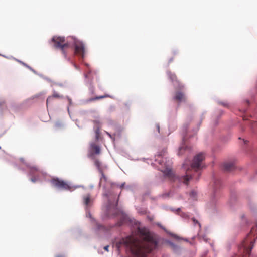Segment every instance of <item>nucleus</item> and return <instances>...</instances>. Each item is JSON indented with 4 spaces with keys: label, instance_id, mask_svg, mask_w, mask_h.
I'll return each instance as SVG.
<instances>
[{
    "label": "nucleus",
    "instance_id": "obj_12",
    "mask_svg": "<svg viewBox=\"0 0 257 257\" xmlns=\"http://www.w3.org/2000/svg\"><path fill=\"white\" fill-rule=\"evenodd\" d=\"M223 168L225 171H229L234 168V164L232 162L225 163L223 165Z\"/></svg>",
    "mask_w": 257,
    "mask_h": 257
},
{
    "label": "nucleus",
    "instance_id": "obj_18",
    "mask_svg": "<svg viewBox=\"0 0 257 257\" xmlns=\"http://www.w3.org/2000/svg\"><path fill=\"white\" fill-rule=\"evenodd\" d=\"M53 97H52L51 96H49L47 98V101H46L47 105H48L49 103H51L53 101Z\"/></svg>",
    "mask_w": 257,
    "mask_h": 257
},
{
    "label": "nucleus",
    "instance_id": "obj_34",
    "mask_svg": "<svg viewBox=\"0 0 257 257\" xmlns=\"http://www.w3.org/2000/svg\"><path fill=\"white\" fill-rule=\"evenodd\" d=\"M254 126H257V122H254Z\"/></svg>",
    "mask_w": 257,
    "mask_h": 257
},
{
    "label": "nucleus",
    "instance_id": "obj_15",
    "mask_svg": "<svg viewBox=\"0 0 257 257\" xmlns=\"http://www.w3.org/2000/svg\"><path fill=\"white\" fill-rule=\"evenodd\" d=\"M108 97H109L108 95H103V96H97L94 98H92L90 99V101H95L96 100L106 98Z\"/></svg>",
    "mask_w": 257,
    "mask_h": 257
},
{
    "label": "nucleus",
    "instance_id": "obj_30",
    "mask_svg": "<svg viewBox=\"0 0 257 257\" xmlns=\"http://www.w3.org/2000/svg\"><path fill=\"white\" fill-rule=\"evenodd\" d=\"M193 220L194 222L198 223V221L196 220L195 219H193Z\"/></svg>",
    "mask_w": 257,
    "mask_h": 257
},
{
    "label": "nucleus",
    "instance_id": "obj_16",
    "mask_svg": "<svg viewBox=\"0 0 257 257\" xmlns=\"http://www.w3.org/2000/svg\"><path fill=\"white\" fill-rule=\"evenodd\" d=\"M52 97H53V99L55 98H62V96L60 95L58 93H57L56 92H54L53 94V95L51 96Z\"/></svg>",
    "mask_w": 257,
    "mask_h": 257
},
{
    "label": "nucleus",
    "instance_id": "obj_33",
    "mask_svg": "<svg viewBox=\"0 0 257 257\" xmlns=\"http://www.w3.org/2000/svg\"><path fill=\"white\" fill-rule=\"evenodd\" d=\"M172 61H173V59L172 58L170 59V62H171Z\"/></svg>",
    "mask_w": 257,
    "mask_h": 257
},
{
    "label": "nucleus",
    "instance_id": "obj_22",
    "mask_svg": "<svg viewBox=\"0 0 257 257\" xmlns=\"http://www.w3.org/2000/svg\"><path fill=\"white\" fill-rule=\"evenodd\" d=\"M169 194H170L169 193H164V194H162V197H163V198L167 197L169 196Z\"/></svg>",
    "mask_w": 257,
    "mask_h": 257
},
{
    "label": "nucleus",
    "instance_id": "obj_13",
    "mask_svg": "<svg viewBox=\"0 0 257 257\" xmlns=\"http://www.w3.org/2000/svg\"><path fill=\"white\" fill-rule=\"evenodd\" d=\"M100 173L101 175V177H100V181L99 183V187H100L102 186H104V184L107 181V178L105 176L104 172H101ZM104 188H105V186H104Z\"/></svg>",
    "mask_w": 257,
    "mask_h": 257
},
{
    "label": "nucleus",
    "instance_id": "obj_6",
    "mask_svg": "<svg viewBox=\"0 0 257 257\" xmlns=\"http://www.w3.org/2000/svg\"><path fill=\"white\" fill-rule=\"evenodd\" d=\"M51 182L52 185L57 188L62 190L70 189V187L66 182L58 178H53Z\"/></svg>",
    "mask_w": 257,
    "mask_h": 257
},
{
    "label": "nucleus",
    "instance_id": "obj_14",
    "mask_svg": "<svg viewBox=\"0 0 257 257\" xmlns=\"http://www.w3.org/2000/svg\"><path fill=\"white\" fill-rule=\"evenodd\" d=\"M192 177L189 174L188 171H187L186 175L183 178V183L186 185L188 184V181L192 179Z\"/></svg>",
    "mask_w": 257,
    "mask_h": 257
},
{
    "label": "nucleus",
    "instance_id": "obj_1",
    "mask_svg": "<svg viewBox=\"0 0 257 257\" xmlns=\"http://www.w3.org/2000/svg\"><path fill=\"white\" fill-rule=\"evenodd\" d=\"M138 232L142 241L130 236L123 238L120 243L124 244L135 257H147L149 253L157 248L158 242L145 228H139Z\"/></svg>",
    "mask_w": 257,
    "mask_h": 257
},
{
    "label": "nucleus",
    "instance_id": "obj_32",
    "mask_svg": "<svg viewBox=\"0 0 257 257\" xmlns=\"http://www.w3.org/2000/svg\"><path fill=\"white\" fill-rule=\"evenodd\" d=\"M215 183H216L217 184H219V181H217L216 182H214Z\"/></svg>",
    "mask_w": 257,
    "mask_h": 257
},
{
    "label": "nucleus",
    "instance_id": "obj_23",
    "mask_svg": "<svg viewBox=\"0 0 257 257\" xmlns=\"http://www.w3.org/2000/svg\"><path fill=\"white\" fill-rule=\"evenodd\" d=\"M219 104L224 107H227L228 106V105L227 103H224V102H219Z\"/></svg>",
    "mask_w": 257,
    "mask_h": 257
},
{
    "label": "nucleus",
    "instance_id": "obj_27",
    "mask_svg": "<svg viewBox=\"0 0 257 257\" xmlns=\"http://www.w3.org/2000/svg\"><path fill=\"white\" fill-rule=\"evenodd\" d=\"M183 88H184V86H183V85H180V86H179V89H180V90H181V89H183Z\"/></svg>",
    "mask_w": 257,
    "mask_h": 257
},
{
    "label": "nucleus",
    "instance_id": "obj_21",
    "mask_svg": "<svg viewBox=\"0 0 257 257\" xmlns=\"http://www.w3.org/2000/svg\"><path fill=\"white\" fill-rule=\"evenodd\" d=\"M96 139H98V138H99V130L98 128H97L96 131Z\"/></svg>",
    "mask_w": 257,
    "mask_h": 257
},
{
    "label": "nucleus",
    "instance_id": "obj_7",
    "mask_svg": "<svg viewBox=\"0 0 257 257\" xmlns=\"http://www.w3.org/2000/svg\"><path fill=\"white\" fill-rule=\"evenodd\" d=\"M100 152V147L99 145L94 143H91L88 152V157L91 159H94V156L99 155Z\"/></svg>",
    "mask_w": 257,
    "mask_h": 257
},
{
    "label": "nucleus",
    "instance_id": "obj_29",
    "mask_svg": "<svg viewBox=\"0 0 257 257\" xmlns=\"http://www.w3.org/2000/svg\"><path fill=\"white\" fill-rule=\"evenodd\" d=\"M68 100L69 103H71V99L70 98H68Z\"/></svg>",
    "mask_w": 257,
    "mask_h": 257
},
{
    "label": "nucleus",
    "instance_id": "obj_28",
    "mask_svg": "<svg viewBox=\"0 0 257 257\" xmlns=\"http://www.w3.org/2000/svg\"><path fill=\"white\" fill-rule=\"evenodd\" d=\"M103 195H104V196H106V197H108V194H107V193H104V194H103Z\"/></svg>",
    "mask_w": 257,
    "mask_h": 257
},
{
    "label": "nucleus",
    "instance_id": "obj_20",
    "mask_svg": "<svg viewBox=\"0 0 257 257\" xmlns=\"http://www.w3.org/2000/svg\"><path fill=\"white\" fill-rule=\"evenodd\" d=\"M161 160H162V157H161V156H159L158 157V158H157V159H156V161H158V163H159V164H162V163L161 162Z\"/></svg>",
    "mask_w": 257,
    "mask_h": 257
},
{
    "label": "nucleus",
    "instance_id": "obj_11",
    "mask_svg": "<svg viewBox=\"0 0 257 257\" xmlns=\"http://www.w3.org/2000/svg\"><path fill=\"white\" fill-rule=\"evenodd\" d=\"M83 200L84 204L87 207H88L92 202V200L91 199L89 194L84 196L83 197Z\"/></svg>",
    "mask_w": 257,
    "mask_h": 257
},
{
    "label": "nucleus",
    "instance_id": "obj_4",
    "mask_svg": "<svg viewBox=\"0 0 257 257\" xmlns=\"http://www.w3.org/2000/svg\"><path fill=\"white\" fill-rule=\"evenodd\" d=\"M205 159V155L203 153H200L196 155L193 158L191 167L195 171L202 169L204 167L203 161Z\"/></svg>",
    "mask_w": 257,
    "mask_h": 257
},
{
    "label": "nucleus",
    "instance_id": "obj_24",
    "mask_svg": "<svg viewBox=\"0 0 257 257\" xmlns=\"http://www.w3.org/2000/svg\"><path fill=\"white\" fill-rule=\"evenodd\" d=\"M108 248H109V246L108 245H107V246H105L104 247V249L105 250L107 251H108Z\"/></svg>",
    "mask_w": 257,
    "mask_h": 257
},
{
    "label": "nucleus",
    "instance_id": "obj_3",
    "mask_svg": "<svg viewBox=\"0 0 257 257\" xmlns=\"http://www.w3.org/2000/svg\"><path fill=\"white\" fill-rule=\"evenodd\" d=\"M52 41L54 43V47L56 49H59L65 58L67 57L66 49L69 47V44L68 42H66L65 38L60 36H54L52 39Z\"/></svg>",
    "mask_w": 257,
    "mask_h": 257
},
{
    "label": "nucleus",
    "instance_id": "obj_10",
    "mask_svg": "<svg viewBox=\"0 0 257 257\" xmlns=\"http://www.w3.org/2000/svg\"><path fill=\"white\" fill-rule=\"evenodd\" d=\"M94 160V164L97 168L98 170H99V172L100 173L103 172V167L101 165V162L97 159L95 158L94 157V159H92Z\"/></svg>",
    "mask_w": 257,
    "mask_h": 257
},
{
    "label": "nucleus",
    "instance_id": "obj_17",
    "mask_svg": "<svg viewBox=\"0 0 257 257\" xmlns=\"http://www.w3.org/2000/svg\"><path fill=\"white\" fill-rule=\"evenodd\" d=\"M169 76L172 81H176L177 80L176 76L175 74L169 73Z\"/></svg>",
    "mask_w": 257,
    "mask_h": 257
},
{
    "label": "nucleus",
    "instance_id": "obj_26",
    "mask_svg": "<svg viewBox=\"0 0 257 257\" xmlns=\"http://www.w3.org/2000/svg\"><path fill=\"white\" fill-rule=\"evenodd\" d=\"M56 257H65V256L62 254H59V255H57Z\"/></svg>",
    "mask_w": 257,
    "mask_h": 257
},
{
    "label": "nucleus",
    "instance_id": "obj_35",
    "mask_svg": "<svg viewBox=\"0 0 257 257\" xmlns=\"http://www.w3.org/2000/svg\"><path fill=\"white\" fill-rule=\"evenodd\" d=\"M31 180L33 181V182H35V180L33 179V178L31 179Z\"/></svg>",
    "mask_w": 257,
    "mask_h": 257
},
{
    "label": "nucleus",
    "instance_id": "obj_37",
    "mask_svg": "<svg viewBox=\"0 0 257 257\" xmlns=\"http://www.w3.org/2000/svg\"><path fill=\"white\" fill-rule=\"evenodd\" d=\"M74 66L75 67V68H77V66L76 65H74Z\"/></svg>",
    "mask_w": 257,
    "mask_h": 257
},
{
    "label": "nucleus",
    "instance_id": "obj_19",
    "mask_svg": "<svg viewBox=\"0 0 257 257\" xmlns=\"http://www.w3.org/2000/svg\"><path fill=\"white\" fill-rule=\"evenodd\" d=\"M38 171V169L37 168L33 167L31 169V173L32 174H33L35 171L37 172Z\"/></svg>",
    "mask_w": 257,
    "mask_h": 257
},
{
    "label": "nucleus",
    "instance_id": "obj_5",
    "mask_svg": "<svg viewBox=\"0 0 257 257\" xmlns=\"http://www.w3.org/2000/svg\"><path fill=\"white\" fill-rule=\"evenodd\" d=\"M73 40V44L74 46V53L77 55L81 56L84 58L85 55V45L84 43L74 37H70Z\"/></svg>",
    "mask_w": 257,
    "mask_h": 257
},
{
    "label": "nucleus",
    "instance_id": "obj_36",
    "mask_svg": "<svg viewBox=\"0 0 257 257\" xmlns=\"http://www.w3.org/2000/svg\"><path fill=\"white\" fill-rule=\"evenodd\" d=\"M159 126L158 127V131L159 132Z\"/></svg>",
    "mask_w": 257,
    "mask_h": 257
},
{
    "label": "nucleus",
    "instance_id": "obj_25",
    "mask_svg": "<svg viewBox=\"0 0 257 257\" xmlns=\"http://www.w3.org/2000/svg\"><path fill=\"white\" fill-rule=\"evenodd\" d=\"M85 76L86 78H90V76H89V73H87L85 75Z\"/></svg>",
    "mask_w": 257,
    "mask_h": 257
},
{
    "label": "nucleus",
    "instance_id": "obj_2",
    "mask_svg": "<svg viewBox=\"0 0 257 257\" xmlns=\"http://www.w3.org/2000/svg\"><path fill=\"white\" fill-rule=\"evenodd\" d=\"M255 229L257 234V222L255 227H253L250 232L247 235L246 237L243 240L241 245L239 246V253L243 256L249 255L254 246L255 238H252V234Z\"/></svg>",
    "mask_w": 257,
    "mask_h": 257
},
{
    "label": "nucleus",
    "instance_id": "obj_31",
    "mask_svg": "<svg viewBox=\"0 0 257 257\" xmlns=\"http://www.w3.org/2000/svg\"><path fill=\"white\" fill-rule=\"evenodd\" d=\"M182 150V148H180V149H179V154L180 155V152H181V150Z\"/></svg>",
    "mask_w": 257,
    "mask_h": 257
},
{
    "label": "nucleus",
    "instance_id": "obj_9",
    "mask_svg": "<svg viewBox=\"0 0 257 257\" xmlns=\"http://www.w3.org/2000/svg\"><path fill=\"white\" fill-rule=\"evenodd\" d=\"M161 171L163 172L164 175L166 177L170 179H172L174 176V174L172 172V171L171 168L168 167H166L164 169H162Z\"/></svg>",
    "mask_w": 257,
    "mask_h": 257
},
{
    "label": "nucleus",
    "instance_id": "obj_8",
    "mask_svg": "<svg viewBox=\"0 0 257 257\" xmlns=\"http://www.w3.org/2000/svg\"><path fill=\"white\" fill-rule=\"evenodd\" d=\"M173 99L178 102H185L186 101L185 94L181 91L176 92Z\"/></svg>",
    "mask_w": 257,
    "mask_h": 257
}]
</instances>
